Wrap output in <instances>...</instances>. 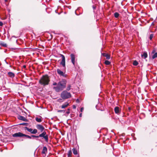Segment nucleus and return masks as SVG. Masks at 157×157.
<instances>
[{
  "label": "nucleus",
  "mask_w": 157,
  "mask_h": 157,
  "mask_svg": "<svg viewBox=\"0 0 157 157\" xmlns=\"http://www.w3.org/2000/svg\"><path fill=\"white\" fill-rule=\"evenodd\" d=\"M66 80L65 79H63L57 83V85L56 86L53 87V89L56 92H59L66 88Z\"/></svg>",
  "instance_id": "f257e3e1"
},
{
  "label": "nucleus",
  "mask_w": 157,
  "mask_h": 157,
  "mask_svg": "<svg viewBox=\"0 0 157 157\" xmlns=\"http://www.w3.org/2000/svg\"><path fill=\"white\" fill-rule=\"evenodd\" d=\"M50 81V79L48 75H43L39 81V83L41 85L44 86L48 85Z\"/></svg>",
  "instance_id": "f03ea898"
},
{
  "label": "nucleus",
  "mask_w": 157,
  "mask_h": 157,
  "mask_svg": "<svg viewBox=\"0 0 157 157\" xmlns=\"http://www.w3.org/2000/svg\"><path fill=\"white\" fill-rule=\"evenodd\" d=\"M30 136L33 137L38 138L39 137H43L45 140L46 142L48 143V136L46 134V132L45 131H44L41 133L38 136H35L32 135Z\"/></svg>",
  "instance_id": "7ed1b4c3"
},
{
  "label": "nucleus",
  "mask_w": 157,
  "mask_h": 157,
  "mask_svg": "<svg viewBox=\"0 0 157 157\" xmlns=\"http://www.w3.org/2000/svg\"><path fill=\"white\" fill-rule=\"evenodd\" d=\"M60 96L63 99H65L71 98V95L70 92L64 90L61 93Z\"/></svg>",
  "instance_id": "20e7f679"
},
{
  "label": "nucleus",
  "mask_w": 157,
  "mask_h": 157,
  "mask_svg": "<svg viewBox=\"0 0 157 157\" xmlns=\"http://www.w3.org/2000/svg\"><path fill=\"white\" fill-rule=\"evenodd\" d=\"M12 136L14 137H22L25 136V137L26 138L29 139H31V136H29L28 135L23 134L21 132H18L17 133H15V134H13Z\"/></svg>",
  "instance_id": "39448f33"
},
{
  "label": "nucleus",
  "mask_w": 157,
  "mask_h": 157,
  "mask_svg": "<svg viewBox=\"0 0 157 157\" xmlns=\"http://www.w3.org/2000/svg\"><path fill=\"white\" fill-rule=\"evenodd\" d=\"M60 56L62 57V61L60 63V65H61L63 67V71H65L66 66L65 57L62 54H60Z\"/></svg>",
  "instance_id": "423d86ee"
},
{
  "label": "nucleus",
  "mask_w": 157,
  "mask_h": 157,
  "mask_svg": "<svg viewBox=\"0 0 157 157\" xmlns=\"http://www.w3.org/2000/svg\"><path fill=\"white\" fill-rule=\"evenodd\" d=\"M57 72L58 75L60 76H62L63 77L66 78L67 77V75L65 74V71L64 72L61 71L60 69H57Z\"/></svg>",
  "instance_id": "0eeeda50"
},
{
  "label": "nucleus",
  "mask_w": 157,
  "mask_h": 157,
  "mask_svg": "<svg viewBox=\"0 0 157 157\" xmlns=\"http://www.w3.org/2000/svg\"><path fill=\"white\" fill-rule=\"evenodd\" d=\"M37 128L40 130L41 132H43L44 129V127L41 124H37L36 125Z\"/></svg>",
  "instance_id": "6e6552de"
},
{
  "label": "nucleus",
  "mask_w": 157,
  "mask_h": 157,
  "mask_svg": "<svg viewBox=\"0 0 157 157\" xmlns=\"http://www.w3.org/2000/svg\"><path fill=\"white\" fill-rule=\"evenodd\" d=\"M71 62L73 64L75 65V56L74 54H71Z\"/></svg>",
  "instance_id": "1a4fd4ad"
},
{
  "label": "nucleus",
  "mask_w": 157,
  "mask_h": 157,
  "mask_svg": "<svg viewBox=\"0 0 157 157\" xmlns=\"http://www.w3.org/2000/svg\"><path fill=\"white\" fill-rule=\"evenodd\" d=\"M18 119L20 120L23 121H28V120L24 117L21 116H19L18 117Z\"/></svg>",
  "instance_id": "9d476101"
},
{
  "label": "nucleus",
  "mask_w": 157,
  "mask_h": 157,
  "mask_svg": "<svg viewBox=\"0 0 157 157\" xmlns=\"http://www.w3.org/2000/svg\"><path fill=\"white\" fill-rule=\"evenodd\" d=\"M114 111L116 114H119L120 113V110L118 106H116L114 108Z\"/></svg>",
  "instance_id": "9b49d317"
},
{
  "label": "nucleus",
  "mask_w": 157,
  "mask_h": 157,
  "mask_svg": "<svg viewBox=\"0 0 157 157\" xmlns=\"http://www.w3.org/2000/svg\"><path fill=\"white\" fill-rule=\"evenodd\" d=\"M69 105V103L68 102H66L61 106V108L62 109H65Z\"/></svg>",
  "instance_id": "f8f14e48"
},
{
  "label": "nucleus",
  "mask_w": 157,
  "mask_h": 157,
  "mask_svg": "<svg viewBox=\"0 0 157 157\" xmlns=\"http://www.w3.org/2000/svg\"><path fill=\"white\" fill-rule=\"evenodd\" d=\"M8 75L11 78H13L15 76V74L12 72H9L8 73Z\"/></svg>",
  "instance_id": "ddd939ff"
},
{
  "label": "nucleus",
  "mask_w": 157,
  "mask_h": 157,
  "mask_svg": "<svg viewBox=\"0 0 157 157\" xmlns=\"http://www.w3.org/2000/svg\"><path fill=\"white\" fill-rule=\"evenodd\" d=\"M47 147H44L42 151V154H45L47 153Z\"/></svg>",
  "instance_id": "4468645a"
},
{
  "label": "nucleus",
  "mask_w": 157,
  "mask_h": 157,
  "mask_svg": "<svg viewBox=\"0 0 157 157\" xmlns=\"http://www.w3.org/2000/svg\"><path fill=\"white\" fill-rule=\"evenodd\" d=\"M142 57L144 59L146 58L147 57V54L146 52H144L142 54Z\"/></svg>",
  "instance_id": "2eb2a0df"
},
{
  "label": "nucleus",
  "mask_w": 157,
  "mask_h": 157,
  "mask_svg": "<svg viewBox=\"0 0 157 157\" xmlns=\"http://www.w3.org/2000/svg\"><path fill=\"white\" fill-rule=\"evenodd\" d=\"M103 56H105L107 59H109L110 58V55L108 54H104Z\"/></svg>",
  "instance_id": "dca6fc26"
},
{
  "label": "nucleus",
  "mask_w": 157,
  "mask_h": 157,
  "mask_svg": "<svg viewBox=\"0 0 157 157\" xmlns=\"http://www.w3.org/2000/svg\"><path fill=\"white\" fill-rule=\"evenodd\" d=\"M25 128L28 131L30 132L31 134H32V132L33 131V129L32 128H28L27 127H25Z\"/></svg>",
  "instance_id": "f3484780"
},
{
  "label": "nucleus",
  "mask_w": 157,
  "mask_h": 157,
  "mask_svg": "<svg viewBox=\"0 0 157 157\" xmlns=\"http://www.w3.org/2000/svg\"><path fill=\"white\" fill-rule=\"evenodd\" d=\"M72 150L73 152L74 155H76L77 154H78L76 148H74L72 149Z\"/></svg>",
  "instance_id": "a211bd4d"
},
{
  "label": "nucleus",
  "mask_w": 157,
  "mask_h": 157,
  "mask_svg": "<svg viewBox=\"0 0 157 157\" xmlns=\"http://www.w3.org/2000/svg\"><path fill=\"white\" fill-rule=\"evenodd\" d=\"M0 45H2L4 47H6L7 46V45L6 44L4 43L3 42H0Z\"/></svg>",
  "instance_id": "6ab92c4d"
},
{
  "label": "nucleus",
  "mask_w": 157,
  "mask_h": 157,
  "mask_svg": "<svg viewBox=\"0 0 157 157\" xmlns=\"http://www.w3.org/2000/svg\"><path fill=\"white\" fill-rule=\"evenodd\" d=\"M35 120L36 121L38 122H40L42 121L40 118L36 117Z\"/></svg>",
  "instance_id": "aec40b11"
},
{
  "label": "nucleus",
  "mask_w": 157,
  "mask_h": 157,
  "mask_svg": "<svg viewBox=\"0 0 157 157\" xmlns=\"http://www.w3.org/2000/svg\"><path fill=\"white\" fill-rule=\"evenodd\" d=\"M71 84H68L67 87L66 91H69L71 89Z\"/></svg>",
  "instance_id": "412c9836"
},
{
  "label": "nucleus",
  "mask_w": 157,
  "mask_h": 157,
  "mask_svg": "<svg viewBox=\"0 0 157 157\" xmlns=\"http://www.w3.org/2000/svg\"><path fill=\"white\" fill-rule=\"evenodd\" d=\"M72 154V153L71 151V150H69L68 151V153L67 154V155H68V157H71Z\"/></svg>",
  "instance_id": "4be33fe9"
},
{
  "label": "nucleus",
  "mask_w": 157,
  "mask_h": 157,
  "mask_svg": "<svg viewBox=\"0 0 157 157\" xmlns=\"http://www.w3.org/2000/svg\"><path fill=\"white\" fill-rule=\"evenodd\" d=\"M119 13L117 12H115L114 13V16L116 18H118V17L119 16Z\"/></svg>",
  "instance_id": "5701e85b"
},
{
  "label": "nucleus",
  "mask_w": 157,
  "mask_h": 157,
  "mask_svg": "<svg viewBox=\"0 0 157 157\" xmlns=\"http://www.w3.org/2000/svg\"><path fill=\"white\" fill-rule=\"evenodd\" d=\"M104 63L106 65H109L110 64V62L108 60H106L105 61Z\"/></svg>",
  "instance_id": "b1692460"
},
{
  "label": "nucleus",
  "mask_w": 157,
  "mask_h": 157,
  "mask_svg": "<svg viewBox=\"0 0 157 157\" xmlns=\"http://www.w3.org/2000/svg\"><path fill=\"white\" fill-rule=\"evenodd\" d=\"M38 132L37 130L36 129H35L33 130L32 132L33 134H35L36 133Z\"/></svg>",
  "instance_id": "393cba45"
},
{
  "label": "nucleus",
  "mask_w": 157,
  "mask_h": 157,
  "mask_svg": "<svg viewBox=\"0 0 157 157\" xmlns=\"http://www.w3.org/2000/svg\"><path fill=\"white\" fill-rule=\"evenodd\" d=\"M157 57V52L155 53L152 56V58L154 59Z\"/></svg>",
  "instance_id": "a878e982"
},
{
  "label": "nucleus",
  "mask_w": 157,
  "mask_h": 157,
  "mask_svg": "<svg viewBox=\"0 0 157 157\" xmlns=\"http://www.w3.org/2000/svg\"><path fill=\"white\" fill-rule=\"evenodd\" d=\"M133 65L134 66H137L138 64V63L136 60L134 61L133 63Z\"/></svg>",
  "instance_id": "bb28decb"
},
{
  "label": "nucleus",
  "mask_w": 157,
  "mask_h": 157,
  "mask_svg": "<svg viewBox=\"0 0 157 157\" xmlns=\"http://www.w3.org/2000/svg\"><path fill=\"white\" fill-rule=\"evenodd\" d=\"M28 124V123H24L19 124V125H22L24 126H27Z\"/></svg>",
  "instance_id": "cd10ccee"
},
{
  "label": "nucleus",
  "mask_w": 157,
  "mask_h": 157,
  "mask_svg": "<svg viewBox=\"0 0 157 157\" xmlns=\"http://www.w3.org/2000/svg\"><path fill=\"white\" fill-rule=\"evenodd\" d=\"M70 113V109L69 108L67 109V111L66 112V113L67 114H68Z\"/></svg>",
  "instance_id": "c85d7f7f"
},
{
  "label": "nucleus",
  "mask_w": 157,
  "mask_h": 157,
  "mask_svg": "<svg viewBox=\"0 0 157 157\" xmlns=\"http://www.w3.org/2000/svg\"><path fill=\"white\" fill-rule=\"evenodd\" d=\"M153 36H154V34H151L150 35V40H151L152 39V38L153 37Z\"/></svg>",
  "instance_id": "c756f323"
},
{
  "label": "nucleus",
  "mask_w": 157,
  "mask_h": 157,
  "mask_svg": "<svg viewBox=\"0 0 157 157\" xmlns=\"http://www.w3.org/2000/svg\"><path fill=\"white\" fill-rule=\"evenodd\" d=\"M57 112L59 113L63 112V113H64L65 112V110H58Z\"/></svg>",
  "instance_id": "7c9ffc66"
},
{
  "label": "nucleus",
  "mask_w": 157,
  "mask_h": 157,
  "mask_svg": "<svg viewBox=\"0 0 157 157\" xmlns=\"http://www.w3.org/2000/svg\"><path fill=\"white\" fill-rule=\"evenodd\" d=\"M58 101L59 102H63V100L62 99L60 98L58 100Z\"/></svg>",
  "instance_id": "2f4dec72"
},
{
  "label": "nucleus",
  "mask_w": 157,
  "mask_h": 157,
  "mask_svg": "<svg viewBox=\"0 0 157 157\" xmlns=\"http://www.w3.org/2000/svg\"><path fill=\"white\" fill-rule=\"evenodd\" d=\"M53 85L54 86H56L57 85V83L56 82H54L53 83Z\"/></svg>",
  "instance_id": "473e14b6"
},
{
  "label": "nucleus",
  "mask_w": 157,
  "mask_h": 157,
  "mask_svg": "<svg viewBox=\"0 0 157 157\" xmlns=\"http://www.w3.org/2000/svg\"><path fill=\"white\" fill-rule=\"evenodd\" d=\"M93 8V10H94L96 8V6L94 5H93L92 6Z\"/></svg>",
  "instance_id": "72a5a7b5"
},
{
  "label": "nucleus",
  "mask_w": 157,
  "mask_h": 157,
  "mask_svg": "<svg viewBox=\"0 0 157 157\" xmlns=\"http://www.w3.org/2000/svg\"><path fill=\"white\" fill-rule=\"evenodd\" d=\"M3 25V23L1 22V21H0V26H2Z\"/></svg>",
  "instance_id": "f704fd0d"
},
{
  "label": "nucleus",
  "mask_w": 157,
  "mask_h": 157,
  "mask_svg": "<svg viewBox=\"0 0 157 157\" xmlns=\"http://www.w3.org/2000/svg\"><path fill=\"white\" fill-rule=\"evenodd\" d=\"M83 109H84V108H83V107H82L81 108V109H80V111L81 112H82L83 110Z\"/></svg>",
  "instance_id": "c9c22d12"
},
{
  "label": "nucleus",
  "mask_w": 157,
  "mask_h": 157,
  "mask_svg": "<svg viewBox=\"0 0 157 157\" xmlns=\"http://www.w3.org/2000/svg\"><path fill=\"white\" fill-rule=\"evenodd\" d=\"M155 52V50H153L152 51V53H154Z\"/></svg>",
  "instance_id": "e433bc0d"
},
{
  "label": "nucleus",
  "mask_w": 157,
  "mask_h": 157,
  "mask_svg": "<svg viewBox=\"0 0 157 157\" xmlns=\"http://www.w3.org/2000/svg\"><path fill=\"white\" fill-rule=\"evenodd\" d=\"M73 109H75V108H76V106H75V105H73Z\"/></svg>",
  "instance_id": "4c0bfd02"
},
{
  "label": "nucleus",
  "mask_w": 157,
  "mask_h": 157,
  "mask_svg": "<svg viewBox=\"0 0 157 157\" xmlns=\"http://www.w3.org/2000/svg\"><path fill=\"white\" fill-rule=\"evenodd\" d=\"M82 116V113H80L79 114V117H81Z\"/></svg>",
  "instance_id": "58836bf2"
},
{
  "label": "nucleus",
  "mask_w": 157,
  "mask_h": 157,
  "mask_svg": "<svg viewBox=\"0 0 157 157\" xmlns=\"http://www.w3.org/2000/svg\"><path fill=\"white\" fill-rule=\"evenodd\" d=\"M8 1V0H5V2L6 3Z\"/></svg>",
  "instance_id": "ea45409f"
},
{
  "label": "nucleus",
  "mask_w": 157,
  "mask_h": 157,
  "mask_svg": "<svg viewBox=\"0 0 157 157\" xmlns=\"http://www.w3.org/2000/svg\"><path fill=\"white\" fill-rule=\"evenodd\" d=\"M128 109L129 110V111H130L131 109V108L130 107H128Z\"/></svg>",
  "instance_id": "a19ab883"
},
{
  "label": "nucleus",
  "mask_w": 157,
  "mask_h": 157,
  "mask_svg": "<svg viewBox=\"0 0 157 157\" xmlns=\"http://www.w3.org/2000/svg\"><path fill=\"white\" fill-rule=\"evenodd\" d=\"M23 67L24 68H25L26 67V66L25 65H24L23 66Z\"/></svg>",
  "instance_id": "79ce46f5"
}]
</instances>
